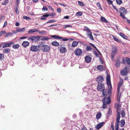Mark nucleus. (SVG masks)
I'll return each instance as SVG.
<instances>
[{"instance_id":"obj_1","label":"nucleus","mask_w":130,"mask_h":130,"mask_svg":"<svg viewBox=\"0 0 130 130\" xmlns=\"http://www.w3.org/2000/svg\"><path fill=\"white\" fill-rule=\"evenodd\" d=\"M115 107L116 108L117 112L116 120V122L115 123V130H124V129L123 128L119 130V123L120 118V112L121 111V105L119 104V103L116 104L115 105Z\"/></svg>"},{"instance_id":"obj_2","label":"nucleus","mask_w":130,"mask_h":130,"mask_svg":"<svg viewBox=\"0 0 130 130\" xmlns=\"http://www.w3.org/2000/svg\"><path fill=\"white\" fill-rule=\"evenodd\" d=\"M97 90L99 91H102V94L104 96H106L108 94H110L111 93V92L110 93H109L108 92L109 91L105 89L104 85L103 83H99L97 87Z\"/></svg>"},{"instance_id":"obj_3","label":"nucleus","mask_w":130,"mask_h":130,"mask_svg":"<svg viewBox=\"0 0 130 130\" xmlns=\"http://www.w3.org/2000/svg\"><path fill=\"white\" fill-rule=\"evenodd\" d=\"M123 83V81L122 80H120L118 84V91L117 94V100L118 101V103H120V98L121 96V93L120 92V89Z\"/></svg>"},{"instance_id":"obj_4","label":"nucleus","mask_w":130,"mask_h":130,"mask_svg":"<svg viewBox=\"0 0 130 130\" xmlns=\"http://www.w3.org/2000/svg\"><path fill=\"white\" fill-rule=\"evenodd\" d=\"M103 102V105L102 107L103 108H105L107 107V105L109 104L111 102L109 97H108L107 98H104L102 100Z\"/></svg>"},{"instance_id":"obj_5","label":"nucleus","mask_w":130,"mask_h":130,"mask_svg":"<svg viewBox=\"0 0 130 130\" xmlns=\"http://www.w3.org/2000/svg\"><path fill=\"white\" fill-rule=\"evenodd\" d=\"M106 81L108 88L109 89V93H110L112 89V86L110 80V76L109 75H107L106 78Z\"/></svg>"},{"instance_id":"obj_6","label":"nucleus","mask_w":130,"mask_h":130,"mask_svg":"<svg viewBox=\"0 0 130 130\" xmlns=\"http://www.w3.org/2000/svg\"><path fill=\"white\" fill-rule=\"evenodd\" d=\"M126 10L124 7H121L120 9L119 13L120 16L122 17L123 19H126L124 15L126 13Z\"/></svg>"},{"instance_id":"obj_7","label":"nucleus","mask_w":130,"mask_h":130,"mask_svg":"<svg viewBox=\"0 0 130 130\" xmlns=\"http://www.w3.org/2000/svg\"><path fill=\"white\" fill-rule=\"evenodd\" d=\"M40 46L41 47L42 51L45 52H49L50 49V47L48 45H42V44H40Z\"/></svg>"},{"instance_id":"obj_8","label":"nucleus","mask_w":130,"mask_h":130,"mask_svg":"<svg viewBox=\"0 0 130 130\" xmlns=\"http://www.w3.org/2000/svg\"><path fill=\"white\" fill-rule=\"evenodd\" d=\"M40 38L39 36H33L28 38V40H30L32 42H36L38 41Z\"/></svg>"},{"instance_id":"obj_9","label":"nucleus","mask_w":130,"mask_h":130,"mask_svg":"<svg viewBox=\"0 0 130 130\" xmlns=\"http://www.w3.org/2000/svg\"><path fill=\"white\" fill-rule=\"evenodd\" d=\"M41 49V47L40 46H32L31 47L30 50L34 52L39 51Z\"/></svg>"},{"instance_id":"obj_10","label":"nucleus","mask_w":130,"mask_h":130,"mask_svg":"<svg viewBox=\"0 0 130 130\" xmlns=\"http://www.w3.org/2000/svg\"><path fill=\"white\" fill-rule=\"evenodd\" d=\"M83 53L82 50L79 48H77L74 52V53L77 56H80Z\"/></svg>"},{"instance_id":"obj_11","label":"nucleus","mask_w":130,"mask_h":130,"mask_svg":"<svg viewBox=\"0 0 130 130\" xmlns=\"http://www.w3.org/2000/svg\"><path fill=\"white\" fill-rule=\"evenodd\" d=\"M42 57H35L34 59V62L36 64H40V61H42Z\"/></svg>"},{"instance_id":"obj_12","label":"nucleus","mask_w":130,"mask_h":130,"mask_svg":"<svg viewBox=\"0 0 130 130\" xmlns=\"http://www.w3.org/2000/svg\"><path fill=\"white\" fill-rule=\"evenodd\" d=\"M117 51V49L116 47H113L112 49L111 53V57H114Z\"/></svg>"},{"instance_id":"obj_13","label":"nucleus","mask_w":130,"mask_h":130,"mask_svg":"<svg viewBox=\"0 0 130 130\" xmlns=\"http://www.w3.org/2000/svg\"><path fill=\"white\" fill-rule=\"evenodd\" d=\"M96 81L98 84L101 83L103 81V78L102 76H98L96 78Z\"/></svg>"},{"instance_id":"obj_14","label":"nucleus","mask_w":130,"mask_h":130,"mask_svg":"<svg viewBox=\"0 0 130 130\" xmlns=\"http://www.w3.org/2000/svg\"><path fill=\"white\" fill-rule=\"evenodd\" d=\"M86 33L87 36L90 38L91 40H94V39L91 31H87Z\"/></svg>"},{"instance_id":"obj_15","label":"nucleus","mask_w":130,"mask_h":130,"mask_svg":"<svg viewBox=\"0 0 130 130\" xmlns=\"http://www.w3.org/2000/svg\"><path fill=\"white\" fill-rule=\"evenodd\" d=\"M25 28H22L18 27L16 28L15 32H14V33H16L17 32H23L25 30Z\"/></svg>"},{"instance_id":"obj_16","label":"nucleus","mask_w":130,"mask_h":130,"mask_svg":"<svg viewBox=\"0 0 130 130\" xmlns=\"http://www.w3.org/2000/svg\"><path fill=\"white\" fill-rule=\"evenodd\" d=\"M33 30L34 32H38L39 34H44L45 33V31L43 30L39 31L38 29V28L33 29Z\"/></svg>"},{"instance_id":"obj_17","label":"nucleus","mask_w":130,"mask_h":130,"mask_svg":"<svg viewBox=\"0 0 130 130\" xmlns=\"http://www.w3.org/2000/svg\"><path fill=\"white\" fill-rule=\"evenodd\" d=\"M14 43L13 42H10L9 43H5L3 46V48H4L6 47H11V44H13Z\"/></svg>"},{"instance_id":"obj_18","label":"nucleus","mask_w":130,"mask_h":130,"mask_svg":"<svg viewBox=\"0 0 130 130\" xmlns=\"http://www.w3.org/2000/svg\"><path fill=\"white\" fill-rule=\"evenodd\" d=\"M120 123L119 125L121 127H123L124 126L125 122L124 120L123 119L122 120L120 121L119 122Z\"/></svg>"},{"instance_id":"obj_19","label":"nucleus","mask_w":130,"mask_h":130,"mask_svg":"<svg viewBox=\"0 0 130 130\" xmlns=\"http://www.w3.org/2000/svg\"><path fill=\"white\" fill-rule=\"evenodd\" d=\"M49 16V14H45L41 16L40 19L41 20H45L46 19V18Z\"/></svg>"},{"instance_id":"obj_20","label":"nucleus","mask_w":130,"mask_h":130,"mask_svg":"<svg viewBox=\"0 0 130 130\" xmlns=\"http://www.w3.org/2000/svg\"><path fill=\"white\" fill-rule=\"evenodd\" d=\"M104 123V122H103L101 123H99V124H98L96 126V128L97 129H99L103 125V124Z\"/></svg>"},{"instance_id":"obj_21","label":"nucleus","mask_w":130,"mask_h":130,"mask_svg":"<svg viewBox=\"0 0 130 130\" xmlns=\"http://www.w3.org/2000/svg\"><path fill=\"white\" fill-rule=\"evenodd\" d=\"M62 57H57V63L58 64H60L61 63V62L63 60V59H62Z\"/></svg>"},{"instance_id":"obj_22","label":"nucleus","mask_w":130,"mask_h":130,"mask_svg":"<svg viewBox=\"0 0 130 130\" xmlns=\"http://www.w3.org/2000/svg\"><path fill=\"white\" fill-rule=\"evenodd\" d=\"M29 44V43L27 41H24L23 42L22 45L24 47H25L28 46Z\"/></svg>"},{"instance_id":"obj_23","label":"nucleus","mask_w":130,"mask_h":130,"mask_svg":"<svg viewBox=\"0 0 130 130\" xmlns=\"http://www.w3.org/2000/svg\"><path fill=\"white\" fill-rule=\"evenodd\" d=\"M127 71L126 70H123L121 71V74L123 76L126 75H127Z\"/></svg>"},{"instance_id":"obj_24","label":"nucleus","mask_w":130,"mask_h":130,"mask_svg":"<svg viewBox=\"0 0 130 130\" xmlns=\"http://www.w3.org/2000/svg\"><path fill=\"white\" fill-rule=\"evenodd\" d=\"M51 44L54 46H58L59 45V44L56 41H54L52 42Z\"/></svg>"},{"instance_id":"obj_25","label":"nucleus","mask_w":130,"mask_h":130,"mask_svg":"<svg viewBox=\"0 0 130 130\" xmlns=\"http://www.w3.org/2000/svg\"><path fill=\"white\" fill-rule=\"evenodd\" d=\"M78 42L77 41H75L73 42L72 44V46L73 47L76 46L78 45Z\"/></svg>"},{"instance_id":"obj_26","label":"nucleus","mask_w":130,"mask_h":130,"mask_svg":"<svg viewBox=\"0 0 130 130\" xmlns=\"http://www.w3.org/2000/svg\"><path fill=\"white\" fill-rule=\"evenodd\" d=\"M91 59V57H85V61L87 63L90 62Z\"/></svg>"},{"instance_id":"obj_27","label":"nucleus","mask_w":130,"mask_h":130,"mask_svg":"<svg viewBox=\"0 0 130 130\" xmlns=\"http://www.w3.org/2000/svg\"><path fill=\"white\" fill-rule=\"evenodd\" d=\"M119 35L121 37L124 39H127L128 38V37L127 36H126L123 33L120 32L119 33Z\"/></svg>"},{"instance_id":"obj_28","label":"nucleus","mask_w":130,"mask_h":130,"mask_svg":"<svg viewBox=\"0 0 130 130\" xmlns=\"http://www.w3.org/2000/svg\"><path fill=\"white\" fill-rule=\"evenodd\" d=\"M101 116V113L100 112H99L96 115V118L97 120L100 119Z\"/></svg>"},{"instance_id":"obj_29","label":"nucleus","mask_w":130,"mask_h":130,"mask_svg":"<svg viewBox=\"0 0 130 130\" xmlns=\"http://www.w3.org/2000/svg\"><path fill=\"white\" fill-rule=\"evenodd\" d=\"M66 49L64 47H62L60 49V51L62 53H64L66 52Z\"/></svg>"},{"instance_id":"obj_30","label":"nucleus","mask_w":130,"mask_h":130,"mask_svg":"<svg viewBox=\"0 0 130 130\" xmlns=\"http://www.w3.org/2000/svg\"><path fill=\"white\" fill-rule=\"evenodd\" d=\"M97 68L100 71H103V67L102 65H99Z\"/></svg>"},{"instance_id":"obj_31","label":"nucleus","mask_w":130,"mask_h":130,"mask_svg":"<svg viewBox=\"0 0 130 130\" xmlns=\"http://www.w3.org/2000/svg\"><path fill=\"white\" fill-rule=\"evenodd\" d=\"M44 58H43V60H42L41 62L42 63L46 64L47 63V59L46 58V57H44Z\"/></svg>"},{"instance_id":"obj_32","label":"nucleus","mask_w":130,"mask_h":130,"mask_svg":"<svg viewBox=\"0 0 130 130\" xmlns=\"http://www.w3.org/2000/svg\"><path fill=\"white\" fill-rule=\"evenodd\" d=\"M10 50L9 48H5L3 51V53L7 54L10 52Z\"/></svg>"},{"instance_id":"obj_33","label":"nucleus","mask_w":130,"mask_h":130,"mask_svg":"<svg viewBox=\"0 0 130 130\" xmlns=\"http://www.w3.org/2000/svg\"><path fill=\"white\" fill-rule=\"evenodd\" d=\"M101 20L102 22L107 23L108 22V21L104 18L102 17H101Z\"/></svg>"},{"instance_id":"obj_34","label":"nucleus","mask_w":130,"mask_h":130,"mask_svg":"<svg viewBox=\"0 0 130 130\" xmlns=\"http://www.w3.org/2000/svg\"><path fill=\"white\" fill-rule=\"evenodd\" d=\"M51 37L52 38H57L58 39H61L62 38L61 37H59L58 36L54 35L51 36Z\"/></svg>"},{"instance_id":"obj_35","label":"nucleus","mask_w":130,"mask_h":130,"mask_svg":"<svg viewBox=\"0 0 130 130\" xmlns=\"http://www.w3.org/2000/svg\"><path fill=\"white\" fill-rule=\"evenodd\" d=\"M20 45L19 44H15L12 46V48L14 49H18Z\"/></svg>"},{"instance_id":"obj_36","label":"nucleus","mask_w":130,"mask_h":130,"mask_svg":"<svg viewBox=\"0 0 130 130\" xmlns=\"http://www.w3.org/2000/svg\"><path fill=\"white\" fill-rule=\"evenodd\" d=\"M113 38L114 40L117 42L119 43H121V40L120 39L117 38L114 36H113Z\"/></svg>"},{"instance_id":"obj_37","label":"nucleus","mask_w":130,"mask_h":130,"mask_svg":"<svg viewBox=\"0 0 130 130\" xmlns=\"http://www.w3.org/2000/svg\"><path fill=\"white\" fill-rule=\"evenodd\" d=\"M121 117L122 118H124L125 117V112L124 111V110H122L121 112Z\"/></svg>"},{"instance_id":"obj_38","label":"nucleus","mask_w":130,"mask_h":130,"mask_svg":"<svg viewBox=\"0 0 130 130\" xmlns=\"http://www.w3.org/2000/svg\"><path fill=\"white\" fill-rule=\"evenodd\" d=\"M92 50L91 47L87 45V47L86 48V50L87 51H91Z\"/></svg>"},{"instance_id":"obj_39","label":"nucleus","mask_w":130,"mask_h":130,"mask_svg":"<svg viewBox=\"0 0 130 130\" xmlns=\"http://www.w3.org/2000/svg\"><path fill=\"white\" fill-rule=\"evenodd\" d=\"M82 14L83 13L82 12H78L76 13L75 15L77 17L80 16L82 15Z\"/></svg>"},{"instance_id":"obj_40","label":"nucleus","mask_w":130,"mask_h":130,"mask_svg":"<svg viewBox=\"0 0 130 130\" xmlns=\"http://www.w3.org/2000/svg\"><path fill=\"white\" fill-rule=\"evenodd\" d=\"M126 60L127 63L129 64L130 67V59L128 57H126Z\"/></svg>"},{"instance_id":"obj_41","label":"nucleus","mask_w":130,"mask_h":130,"mask_svg":"<svg viewBox=\"0 0 130 130\" xmlns=\"http://www.w3.org/2000/svg\"><path fill=\"white\" fill-rule=\"evenodd\" d=\"M50 39V38L47 37H43L41 39L42 40L45 41L49 40Z\"/></svg>"},{"instance_id":"obj_42","label":"nucleus","mask_w":130,"mask_h":130,"mask_svg":"<svg viewBox=\"0 0 130 130\" xmlns=\"http://www.w3.org/2000/svg\"><path fill=\"white\" fill-rule=\"evenodd\" d=\"M78 3L79 5L81 6H84L85 5V4L84 3L80 1H78Z\"/></svg>"},{"instance_id":"obj_43","label":"nucleus","mask_w":130,"mask_h":130,"mask_svg":"<svg viewBox=\"0 0 130 130\" xmlns=\"http://www.w3.org/2000/svg\"><path fill=\"white\" fill-rule=\"evenodd\" d=\"M96 5L99 9L102 10V9L101 8L99 2H98L96 3Z\"/></svg>"},{"instance_id":"obj_44","label":"nucleus","mask_w":130,"mask_h":130,"mask_svg":"<svg viewBox=\"0 0 130 130\" xmlns=\"http://www.w3.org/2000/svg\"><path fill=\"white\" fill-rule=\"evenodd\" d=\"M9 1L8 0H4V2L2 3L3 5H6L8 3Z\"/></svg>"},{"instance_id":"obj_45","label":"nucleus","mask_w":130,"mask_h":130,"mask_svg":"<svg viewBox=\"0 0 130 130\" xmlns=\"http://www.w3.org/2000/svg\"><path fill=\"white\" fill-rule=\"evenodd\" d=\"M120 64V61L119 60H117L116 61V66L118 67H119Z\"/></svg>"},{"instance_id":"obj_46","label":"nucleus","mask_w":130,"mask_h":130,"mask_svg":"<svg viewBox=\"0 0 130 130\" xmlns=\"http://www.w3.org/2000/svg\"><path fill=\"white\" fill-rule=\"evenodd\" d=\"M23 18L24 19H26L27 20H30L31 19L30 18L28 17H27L26 16H24L23 17Z\"/></svg>"},{"instance_id":"obj_47","label":"nucleus","mask_w":130,"mask_h":130,"mask_svg":"<svg viewBox=\"0 0 130 130\" xmlns=\"http://www.w3.org/2000/svg\"><path fill=\"white\" fill-rule=\"evenodd\" d=\"M84 29L88 31H91L90 29L87 27L85 26L84 27Z\"/></svg>"},{"instance_id":"obj_48","label":"nucleus","mask_w":130,"mask_h":130,"mask_svg":"<svg viewBox=\"0 0 130 130\" xmlns=\"http://www.w3.org/2000/svg\"><path fill=\"white\" fill-rule=\"evenodd\" d=\"M18 5H17V7H16V8L15 10V12L17 14V15H18L19 14V10L18 8Z\"/></svg>"},{"instance_id":"obj_49","label":"nucleus","mask_w":130,"mask_h":130,"mask_svg":"<svg viewBox=\"0 0 130 130\" xmlns=\"http://www.w3.org/2000/svg\"><path fill=\"white\" fill-rule=\"evenodd\" d=\"M116 2L117 4L120 5L122 3V1L121 0H116Z\"/></svg>"},{"instance_id":"obj_50","label":"nucleus","mask_w":130,"mask_h":130,"mask_svg":"<svg viewBox=\"0 0 130 130\" xmlns=\"http://www.w3.org/2000/svg\"><path fill=\"white\" fill-rule=\"evenodd\" d=\"M42 10L43 11H47L48 10V9L46 7H43L42 9Z\"/></svg>"},{"instance_id":"obj_51","label":"nucleus","mask_w":130,"mask_h":130,"mask_svg":"<svg viewBox=\"0 0 130 130\" xmlns=\"http://www.w3.org/2000/svg\"><path fill=\"white\" fill-rule=\"evenodd\" d=\"M107 1L108 4L110 5L113 4L112 2L110 0H106Z\"/></svg>"},{"instance_id":"obj_52","label":"nucleus","mask_w":130,"mask_h":130,"mask_svg":"<svg viewBox=\"0 0 130 130\" xmlns=\"http://www.w3.org/2000/svg\"><path fill=\"white\" fill-rule=\"evenodd\" d=\"M57 12L59 13H61V10L60 8H58L57 9Z\"/></svg>"},{"instance_id":"obj_53","label":"nucleus","mask_w":130,"mask_h":130,"mask_svg":"<svg viewBox=\"0 0 130 130\" xmlns=\"http://www.w3.org/2000/svg\"><path fill=\"white\" fill-rule=\"evenodd\" d=\"M112 6L113 7V8H114V9L117 12H118L119 11L116 8L115 6L113 4H112Z\"/></svg>"},{"instance_id":"obj_54","label":"nucleus","mask_w":130,"mask_h":130,"mask_svg":"<svg viewBox=\"0 0 130 130\" xmlns=\"http://www.w3.org/2000/svg\"><path fill=\"white\" fill-rule=\"evenodd\" d=\"M72 26L71 25H64L63 26L64 28H66L68 27H71Z\"/></svg>"},{"instance_id":"obj_55","label":"nucleus","mask_w":130,"mask_h":130,"mask_svg":"<svg viewBox=\"0 0 130 130\" xmlns=\"http://www.w3.org/2000/svg\"><path fill=\"white\" fill-rule=\"evenodd\" d=\"M112 113V111L111 110H110V109L109 108L108 109V111L107 113V114H108V115H110Z\"/></svg>"},{"instance_id":"obj_56","label":"nucleus","mask_w":130,"mask_h":130,"mask_svg":"<svg viewBox=\"0 0 130 130\" xmlns=\"http://www.w3.org/2000/svg\"><path fill=\"white\" fill-rule=\"evenodd\" d=\"M55 22V21L54 20H49L46 23H52L54 22Z\"/></svg>"},{"instance_id":"obj_57","label":"nucleus","mask_w":130,"mask_h":130,"mask_svg":"<svg viewBox=\"0 0 130 130\" xmlns=\"http://www.w3.org/2000/svg\"><path fill=\"white\" fill-rule=\"evenodd\" d=\"M34 31L33 30V29H30L28 31V33L29 34H30L31 33H34Z\"/></svg>"},{"instance_id":"obj_58","label":"nucleus","mask_w":130,"mask_h":130,"mask_svg":"<svg viewBox=\"0 0 130 130\" xmlns=\"http://www.w3.org/2000/svg\"><path fill=\"white\" fill-rule=\"evenodd\" d=\"M99 60H100V62L101 63L103 64V63L104 62L103 61L101 57H100Z\"/></svg>"},{"instance_id":"obj_59","label":"nucleus","mask_w":130,"mask_h":130,"mask_svg":"<svg viewBox=\"0 0 130 130\" xmlns=\"http://www.w3.org/2000/svg\"><path fill=\"white\" fill-rule=\"evenodd\" d=\"M5 17L4 15H3L1 16H0V20H1V19H2L3 20H4L5 19Z\"/></svg>"},{"instance_id":"obj_60","label":"nucleus","mask_w":130,"mask_h":130,"mask_svg":"<svg viewBox=\"0 0 130 130\" xmlns=\"http://www.w3.org/2000/svg\"><path fill=\"white\" fill-rule=\"evenodd\" d=\"M5 32L4 31H2L1 32L0 31V36H1L3 34H4Z\"/></svg>"},{"instance_id":"obj_61","label":"nucleus","mask_w":130,"mask_h":130,"mask_svg":"<svg viewBox=\"0 0 130 130\" xmlns=\"http://www.w3.org/2000/svg\"><path fill=\"white\" fill-rule=\"evenodd\" d=\"M129 53V51H124L123 52V54H128Z\"/></svg>"},{"instance_id":"obj_62","label":"nucleus","mask_w":130,"mask_h":130,"mask_svg":"<svg viewBox=\"0 0 130 130\" xmlns=\"http://www.w3.org/2000/svg\"><path fill=\"white\" fill-rule=\"evenodd\" d=\"M47 6L48 7V8L50 9H51L53 10V11H54V9L52 8V7L50 5H48Z\"/></svg>"},{"instance_id":"obj_63","label":"nucleus","mask_w":130,"mask_h":130,"mask_svg":"<svg viewBox=\"0 0 130 130\" xmlns=\"http://www.w3.org/2000/svg\"><path fill=\"white\" fill-rule=\"evenodd\" d=\"M89 44L92 47H94L95 49H96V46L93 44H92V43H89Z\"/></svg>"},{"instance_id":"obj_64","label":"nucleus","mask_w":130,"mask_h":130,"mask_svg":"<svg viewBox=\"0 0 130 130\" xmlns=\"http://www.w3.org/2000/svg\"><path fill=\"white\" fill-rule=\"evenodd\" d=\"M81 130H87L85 127L83 126L82 127Z\"/></svg>"}]
</instances>
